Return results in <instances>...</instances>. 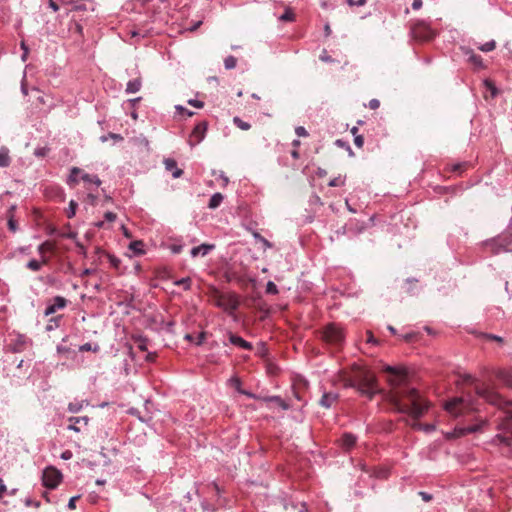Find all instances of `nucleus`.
I'll use <instances>...</instances> for the list:
<instances>
[{"instance_id":"obj_59","label":"nucleus","mask_w":512,"mask_h":512,"mask_svg":"<svg viewBox=\"0 0 512 512\" xmlns=\"http://www.w3.org/2000/svg\"><path fill=\"white\" fill-rule=\"evenodd\" d=\"M205 339V333H200L198 336H197V341H196V344L197 345H201L203 343Z\"/></svg>"},{"instance_id":"obj_5","label":"nucleus","mask_w":512,"mask_h":512,"mask_svg":"<svg viewBox=\"0 0 512 512\" xmlns=\"http://www.w3.org/2000/svg\"><path fill=\"white\" fill-rule=\"evenodd\" d=\"M445 410L451 415L458 417L474 410L472 404L463 397H455L447 401L444 405Z\"/></svg>"},{"instance_id":"obj_48","label":"nucleus","mask_w":512,"mask_h":512,"mask_svg":"<svg viewBox=\"0 0 512 512\" xmlns=\"http://www.w3.org/2000/svg\"><path fill=\"white\" fill-rule=\"evenodd\" d=\"M379 106H380L379 100L372 99V100L369 101L368 107L370 109L375 110V109L379 108Z\"/></svg>"},{"instance_id":"obj_61","label":"nucleus","mask_w":512,"mask_h":512,"mask_svg":"<svg viewBox=\"0 0 512 512\" xmlns=\"http://www.w3.org/2000/svg\"><path fill=\"white\" fill-rule=\"evenodd\" d=\"M260 242L263 244V246L265 248H271L272 247V243L269 242L266 238H261Z\"/></svg>"},{"instance_id":"obj_54","label":"nucleus","mask_w":512,"mask_h":512,"mask_svg":"<svg viewBox=\"0 0 512 512\" xmlns=\"http://www.w3.org/2000/svg\"><path fill=\"white\" fill-rule=\"evenodd\" d=\"M25 505L26 506L34 505L35 507H39L40 506V502L39 501H33V500L28 498V499L25 500Z\"/></svg>"},{"instance_id":"obj_24","label":"nucleus","mask_w":512,"mask_h":512,"mask_svg":"<svg viewBox=\"0 0 512 512\" xmlns=\"http://www.w3.org/2000/svg\"><path fill=\"white\" fill-rule=\"evenodd\" d=\"M223 201V195L221 193H215L214 195H212V197L210 198V201H209V204H208V207L210 209H216L217 207L220 206V204L222 203Z\"/></svg>"},{"instance_id":"obj_4","label":"nucleus","mask_w":512,"mask_h":512,"mask_svg":"<svg viewBox=\"0 0 512 512\" xmlns=\"http://www.w3.org/2000/svg\"><path fill=\"white\" fill-rule=\"evenodd\" d=\"M322 340L326 344L338 349L344 342V332L336 324H328L323 328Z\"/></svg>"},{"instance_id":"obj_6","label":"nucleus","mask_w":512,"mask_h":512,"mask_svg":"<svg viewBox=\"0 0 512 512\" xmlns=\"http://www.w3.org/2000/svg\"><path fill=\"white\" fill-rule=\"evenodd\" d=\"M215 303L218 307L228 312L235 311L239 306V301L235 295L222 294L218 291L215 294Z\"/></svg>"},{"instance_id":"obj_14","label":"nucleus","mask_w":512,"mask_h":512,"mask_svg":"<svg viewBox=\"0 0 512 512\" xmlns=\"http://www.w3.org/2000/svg\"><path fill=\"white\" fill-rule=\"evenodd\" d=\"M476 393L485 398L486 400L490 401L491 403H496L498 399V395L490 390L487 387L476 385L475 387Z\"/></svg>"},{"instance_id":"obj_55","label":"nucleus","mask_w":512,"mask_h":512,"mask_svg":"<svg viewBox=\"0 0 512 512\" xmlns=\"http://www.w3.org/2000/svg\"><path fill=\"white\" fill-rule=\"evenodd\" d=\"M422 0H413L412 7L413 9L417 10L422 7Z\"/></svg>"},{"instance_id":"obj_62","label":"nucleus","mask_w":512,"mask_h":512,"mask_svg":"<svg viewBox=\"0 0 512 512\" xmlns=\"http://www.w3.org/2000/svg\"><path fill=\"white\" fill-rule=\"evenodd\" d=\"M138 348H139L140 350H142V351L147 350V346H146V343H145V341H144V340L139 341V343H138Z\"/></svg>"},{"instance_id":"obj_32","label":"nucleus","mask_w":512,"mask_h":512,"mask_svg":"<svg viewBox=\"0 0 512 512\" xmlns=\"http://www.w3.org/2000/svg\"><path fill=\"white\" fill-rule=\"evenodd\" d=\"M191 282V279L189 277H186L175 281L174 284L177 286H182L185 290H189L191 288Z\"/></svg>"},{"instance_id":"obj_10","label":"nucleus","mask_w":512,"mask_h":512,"mask_svg":"<svg viewBox=\"0 0 512 512\" xmlns=\"http://www.w3.org/2000/svg\"><path fill=\"white\" fill-rule=\"evenodd\" d=\"M208 124L205 121L199 122L193 129L189 143L191 146L199 144L204 138L207 131Z\"/></svg>"},{"instance_id":"obj_29","label":"nucleus","mask_w":512,"mask_h":512,"mask_svg":"<svg viewBox=\"0 0 512 512\" xmlns=\"http://www.w3.org/2000/svg\"><path fill=\"white\" fill-rule=\"evenodd\" d=\"M233 123L241 130L247 131L251 128V125L248 122L243 121L240 117H234Z\"/></svg>"},{"instance_id":"obj_37","label":"nucleus","mask_w":512,"mask_h":512,"mask_svg":"<svg viewBox=\"0 0 512 512\" xmlns=\"http://www.w3.org/2000/svg\"><path fill=\"white\" fill-rule=\"evenodd\" d=\"M344 183H345V179L341 176H338V177H335L332 180H330L329 186L330 187H338V186H343Z\"/></svg>"},{"instance_id":"obj_51","label":"nucleus","mask_w":512,"mask_h":512,"mask_svg":"<svg viewBox=\"0 0 512 512\" xmlns=\"http://www.w3.org/2000/svg\"><path fill=\"white\" fill-rule=\"evenodd\" d=\"M80 409H81V405H79V404H74V403H70V404H69V410H70L71 412L76 413V412H78Z\"/></svg>"},{"instance_id":"obj_40","label":"nucleus","mask_w":512,"mask_h":512,"mask_svg":"<svg viewBox=\"0 0 512 512\" xmlns=\"http://www.w3.org/2000/svg\"><path fill=\"white\" fill-rule=\"evenodd\" d=\"M499 378L504 381L507 385L511 386L512 387V379H511V375L506 373V372H500L499 373Z\"/></svg>"},{"instance_id":"obj_53","label":"nucleus","mask_w":512,"mask_h":512,"mask_svg":"<svg viewBox=\"0 0 512 512\" xmlns=\"http://www.w3.org/2000/svg\"><path fill=\"white\" fill-rule=\"evenodd\" d=\"M49 7L54 11L57 12L59 10V5L54 0H49Z\"/></svg>"},{"instance_id":"obj_33","label":"nucleus","mask_w":512,"mask_h":512,"mask_svg":"<svg viewBox=\"0 0 512 512\" xmlns=\"http://www.w3.org/2000/svg\"><path fill=\"white\" fill-rule=\"evenodd\" d=\"M10 163V158L7 151H0V167H7Z\"/></svg>"},{"instance_id":"obj_42","label":"nucleus","mask_w":512,"mask_h":512,"mask_svg":"<svg viewBox=\"0 0 512 512\" xmlns=\"http://www.w3.org/2000/svg\"><path fill=\"white\" fill-rule=\"evenodd\" d=\"M108 258H109V262H110V264H111L114 268L118 269V268H119V266H120V264H121L120 259H118L117 257H115V256H113V255H109V256H108Z\"/></svg>"},{"instance_id":"obj_17","label":"nucleus","mask_w":512,"mask_h":512,"mask_svg":"<svg viewBox=\"0 0 512 512\" xmlns=\"http://www.w3.org/2000/svg\"><path fill=\"white\" fill-rule=\"evenodd\" d=\"M213 244H201L200 246L194 247L191 250L192 257H197L198 255L206 256L211 250L214 249Z\"/></svg>"},{"instance_id":"obj_26","label":"nucleus","mask_w":512,"mask_h":512,"mask_svg":"<svg viewBox=\"0 0 512 512\" xmlns=\"http://www.w3.org/2000/svg\"><path fill=\"white\" fill-rule=\"evenodd\" d=\"M143 246V242L137 240L130 243L129 249L132 250L135 254L141 255L144 253Z\"/></svg>"},{"instance_id":"obj_13","label":"nucleus","mask_w":512,"mask_h":512,"mask_svg":"<svg viewBox=\"0 0 512 512\" xmlns=\"http://www.w3.org/2000/svg\"><path fill=\"white\" fill-rule=\"evenodd\" d=\"M68 421V429L73 430L75 432H81L88 426L89 418L87 416L70 417Z\"/></svg>"},{"instance_id":"obj_36","label":"nucleus","mask_w":512,"mask_h":512,"mask_svg":"<svg viewBox=\"0 0 512 512\" xmlns=\"http://www.w3.org/2000/svg\"><path fill=\"white\" fill-rule=\"evenodd\" d=\"M267 400H277V404L284 410L289 409V405L279 396L267 397Z\"/></svg>"},{"instance_id":"obj_23","label":"nucleus","mask_w":512,"mask_h":512,"mask_svg":"<svg viewBox=\"0 0 512 512\" xmlns=\"http://www.w3.org/2000/svg\"><path fill=\"white\" fill-rule=\"evenodd\" d=\"M141 86H142L141 78H136V79L130 80L127 83L126 92L127 93H136L140 90Z\"/></svg>"},{"instance_id":"obj_20","label":"nucleus","mask_w":512,"mask_h":512,"mask_svg":"<svg viewBox=\"0 0 512 512\" xmlns=\"http://www.w3.org/2000/svg\"><path fill=\"white\" fill-rule=\"evenodd\" d=\"M14 210H15V207L12 206L9 208V210L7 211V217H8V229L15 233L17 230H18V223L17 221L15 220L14 218Z\"/></svg>"},{"instance_id":"obj_57","label":"nucleus","mask_w":512,"mask_h":512,"mask_svg":"<svg viewBox=\"0 0 512 512\" xmlns=\"http://www.w3.org/2000/svg\"><path fill=\"white\" fill-rule=\"evenodd\" d=\"M177 109L180 111V113H185L188 117H191L193 115V112H191L181 106H178Z\"/></svg>"},{"instance_id":"obj_15","label":"nucleus","mask_w":512,"mask_h":512,"mask_svg":"<svg viewBox=\"0 0 512 512\" xmlns=\"http://www.w3.org/2000/svg\"><path fill=\"white\" fill-rule=\"evenodd\" d=\"M229 340L233 345L239 346L245 350H252V344L238 335L230 333Z\"/></svg>"},{"instance_id":"obj_1","label":"nucleus","mask_w":512,"mask_h":512,"mask_svg":"<svg viewBox=\"0 0 512 512\" xmlns=\"http://www.w3.org/2000/svg\"><path fill=\"white\" fill-rule=\"evenodd\" d=\"M386 399L399 413L410 415L418 420L430 408V402L417 389L405 388L403 392H387Z\"/></svg>"},{"instance_id":"obj_21","label":"nucleus","mask_w":512,"mask_h":512,"mask_svg":"<svg viewBox=\"0 0 512 512\" xmlns=\"http://www.w3.org/2000/svg\"><path fill=\"white\" fill-rule=\"evenodd\" d=\"M80 173H82V170L78 167H73L70 170V175L67 180V183L69 186L75 187L78 184V182H79L78 176L80 175Z\"/></svg>"},{"instance_id":"obj_56","label":"nucleus","mask_w":512,"mask_h":512,"mask_svg":"<svg viewBox=\"0 0 512 512\" xmlns=\"http://www.w3.org/2000/svg\"><path fill=\"white\" fill-rule=\"evenodd\" d=\"M465 166H466V164H456L453 167V171L461 173Z\"/></svg>"},{"instance_id":"obj_16","label":"nucleus","mask_w":512,"mask_h":512,"mask_svg":"<svg viewBox=\"0 0 512 512\" xmlns=\"http://www.w3.org/2000/svg\"><path fill=\"white\" fill-rule=\"evenodd\" d=\"M166 170L171 171L174 178H179L183 174V170L177 168V163L174 159L168 158L164 160Z\"/></svg>"},{"instance_id":"obj_64","label":"nucleus","mask_w":512,"mask_h":512,"mask_svg":"<svg viewBox=\"0 0 512 512\" xmlns=\"http://www.w3.org/2000/svg\"><path fill=\"white\" fill-rule=\"evenodd\" d=\"M419 494L422 496V498H423L425 501H429V500H431V498H432V497H431V495H429V494H427V493H425V492H420Z\"/></svg>"},{"instance_id":"obj_11","label":"nucleus","mask_w":512,"mask_h":512,"mask_svg":"<svg viewBox=\"0 0 512 512\" xmlns=\"http://www.w3.org/2000/svg\"><path fill=\"white\" fill-rule=\"evenodd\" d=\"M68 304V301L66 298L62 296H56L52 299V303H50L45 311L44 315L49 316L54 314L57 310L64 309Z\"/></svg>"},{"instance_id":"obj_45","label":"nucleus","mask_w":512,"mask_h":512,"mask_svg":"<svg viewBox=\"0 0 512 512\" xmlns=\"http://www.w3.org/2000/svg\"><path fill=\"white\" fill-rule=\"evenodd\" d=\"M49 149L46 147L38 148L35 150V155L38 157H44L48 154Z\"/></svg>"},{"instance_id":"obj_34","label":"nucleus","mask_w":512,"mask_h":512,"mask_svg":"<svg viewBox=\"0 0 512 512\" xmlns=\"http://www.w3.org/2000/svg\"><path fill=\"white\" fill-rule=\"evenodd\" d=\"M484 85L486 87L487 92L490 93V97H492V98L495 97V95L497 94V89H496L495 85L493 84V82H491L489 80H485Z\"/></svg>"},{"instance_id":"obj_25","label":"nucleus","mask_w":512,"mask_h":512,"mask_svg":"<svg viewBox=\"0 0 512 512\" xmlns=\"http://www.w3.org/2000/svg\"><path fill=\"white\" fill-rule=\"evenodd\" d=\"M80 175H81V179L84 182L94 183L97 186H99L101 184V180L96 175H90V174L85 173L83 171H82V173H80Z\"/></svg>"},{"instance_id":"obj_47","label":"nucleus","mask_w":512,"mask_h":512,"mask_svg":"<svg viewBox=\"0 0 512 512\" xmlns=\"http://www.w3.org/2000/svg\"><path fill=\"white\" fill-rule=\"evenodd\" d=\"M354 143L358 148H361L364 144V138L361 135H356L354 139Z\"/></svg>"},{"instance_id":"obj_49","label":"nucleus","mask_w":512,"mask_h":512,"mask_svg":"<svg viewBox=\"0 0 512 512\" xmlns=\"http://www.w3.org/2000/svg\"><path fill=\"white\" fill-rule=\"evenodd\" d=\"M80 497L79 496H74L72 497L69 502H68V508L70 510H73L76 508V501L79 499Z\"/></svg>"},{"instance_id":"obj_50","label":"nucleus","mask_w":512,"mask_h":512,"mask_svg":"<svg viewBox=\"0 0 512 512\" xmlns=\"http://www.w3.org/2000/svg\"><path fill=\"white\" fill-rule=\"evenodd\" d=\"M347 3L350 6H354V5L363 6V5H365L366 0H357V2H354V0H347Z\"/></svg>"},{"instance_id":"obj_2","label":"nucleus","mask_w":512,"mask_h":512,"mask_svg":"<svg viewBox=\"0 0 512 512\" xmlns=\"http://www.w3.org/2000/svg\"><path fill=\"white\" fill-rule=\"evenodd\" d=\"M339 380L345 387L356 388L362 395L372 399L380 392L375 374L369 369L353 364L349 370L339 372Z\"/></svg>"},{"instance_id":"obj_60","label":"nucleus","mask_w":512,"mask_h":512,"mask_svg":"<svg viewBox=\"0 0 512 512\" xmlns=\"http://www.w3.org/2000/svg\"><path fill=\"white\" fill-rule=\"evenodd\" d=\"M61 457L65 460H68L72 457V452L69 450H66L62 453Z\"/></svg>"},{"instance_id":"obj_58","label":"nucleus","mask_w":512,"mask_h":512,"mask_svg":"<svg viewBox=\"0 0 512 512\" xmlns=\"http://www.w3.org/2000/svg\"><path fill=\"white\" fill-rule=\"evenodd\" d=\"M367 342L369 343H376V340L374 339V336L371 331H367Z\"/></svg>"},{"instance_id":"obj_19","label":"nucleus","mask_w":512,"mask_h":512,"mask_svg":"<svg viewBox=\"0 0 512 512\" xmlns=\"http://www.w3.org/2000/svg\"><path fill=\"white\" fill-rule=\"evenodd\" d=\"M341 446L346 449L350 450L355 444H356V437L351 433H345L341 439Z\"/></svg>"},{"instance_id":"obj_8","label":"nucleus","mask_w":512,"mask_h":512,"mask_svg":"<svg viewBox=\"0 0 512 512\" xmlns=\"http://www.w3.org/2000/svg\"><path fill=\"white\" fill-rule=\"evenodd\" d=\"M62 474L61 472L54 468V467H48L44 470L42 481L43 485L49 489L56 488L59 483L61 482Z\"/></svg>"},{"instance_id":"obj_9","label":"nucleus","mask_w":512,"mask_h":512,"mask_svg":"<svg viewBox=\"0 0 512 512\" xmlns=\"http://www.w3.org/2000/svg\"><path fill=\"white\" fill-rule=\"evenodd\" d=\"M492 245L497 248L496 253L500 250H508L512 245V229H507L502 234L492 240Z\"/></svg>"},{"instance_id":"obj_12","label":"nucleus","mask_w":512,"mask_h":512,"mask_svg":"<svg viewBox=\"0 0 512 512\" xmlns=\"http://www.w3.org/2000/svg\"><path fill=\"white\" fill-rule=\"evenodd\" d=\"M56 250V243L54 241L47 240L38 246V253L41 256L44 264H48L50 258L47 256V253H54Z\"/></svg>"},{"instance_id":"obj_46","label":"nucleus","mask_w":512,"mask_h":512,"mask_svg":"<svg viewBox=\"0 0 512 512\" xmlns=\"http://www.w3.org/2000/svg\"><path fill=\"white\" fill-rule=\"evenodd\" d=\"M104 218L108 222H114L116 220V218H117V215L115 213H113V212H106L104 214Z\"/></svg>"},{"instance_id":"obj_38","label":"nucleus","mask_w":512,"mask_h":512,"mask_svg":"<svg viewBox=\"0 0 512 512\" xmlns=\"http://www.w3.org/2000/svg\"><path fill=\"white\" fill-rule=\"evenodd\" d=\"M77 206H78V204L74 200L70 201L69 209L67 210V217L68 218H72V217L75 216Z\"/></svg>"},{"instance_id":"obj_3","label":"nucleus","mask_w":512,"mask_h":512,"mask_svg":"<svg viewBox=\"0 0 512 512\" xmlns=\"http://www.w3.org/2000/svg\"><path fill=\"white\" fill-rule=\"evenodd\" d=\"M388 374V383L390 390L388 392H403L408 386V373L404 368H395L392 366H386L383 370Z\"/></svg>"},{"instance_id":"obj_7","label":"nucleus","mask_w":512,"mask_h":512,"mask_svg":"<svg viewBox=\"0 0 512 512\" xmlns=\"http://www.w3.org/2000/svg\"><path fill=\"white\" fill-rule=\"evenodd\" d=\"M411 34L413 38L418 41H430L435 36V32L422 21H419L412 26Z\"/></svg>"},{"instance_id":"obj_52","label":"nucleus","mask_w":512,"mask_h":512,"mask_svg":"<svg viewBox=\"0 0 512 512\" xmlns=\"http://www.w3.org/2000/svg\"><path fill=\"white\" fill-rule=\"evenodd\" d=\"M190 105L196 107V108H202L203 107V102L201 101H198V100H189L188 102Z\"/></svg>"},{"instance_id":"obj_31","label":"nucleus","mask_w":512,"mask_h":512,"mask_svg":"<svg viewBox=\"0 0 512 512\" xmlns=\"http://www.w3.org/2000/svg\"><path fill=\"white\" fill-rule=\"evenodd\" d=\"M495 47H496V43L494 40H492V41H489V42H486V43L480 45L478 47V49L483 52H490V51L494 50Z\"/></svg>"},{"instance_id":"obj_39","label":"nucleus","mask_w":512,"mask_h":512,"mask_svg":"<svg viewBox=\"0 0 512 512\" xmlns=\"http://www.w3.org/2000/svg\"><path fill=\"white\" fill-rule=\"evenodd\" d=\"M231 382H232L233 386L237 389L238 392L248 395V396H252L251 394H249L246 391L241 389V382L238 378H232Z\"/></svg>"},{"instance_id":"obj_28","label":"nucleus","mask_w":512,"mask_h":512,"mask_svg":"<svg viewBox=\"0 0 512 512\" xmlns=\"http://www.w3.org/2000/svg\"><path fill=\"white\" fill-rule=\"evenodd\" d=\"M479 429H480L479 425L467 426V427L460 428V429L456 430V433L458 436H462V435L476 432Z\"/></svg>"},{"instance_id":"obj_41","label":"nucleus","mask_w":512,"mask_h":512,"mask_svg":"<svg viewBox=\"0 0 512 512\" xmlns=\"http://www.w3.org/2000/svg\"><path fill=\"white\" fill-rule=\"evenodd\" d=\"M266 292L268 294H277L278 293V289H277V286L275 285L274 282L272 281H269L266 285Z\"/></svg>"},{"instance_id":"obj_30","label":"nucleus","mask_w":512,"mask_h":512,"mask_svg":"<svg viewBox=\"0 0 512 512\" xmlns=\"http://www.w3.org/2000/svg\"><path fill=\"white\" fill-rule=\"evenodd\" d=\"M62 316H55L49 319L48 324L46 326L47 331H51L57 327H59V322Z\"/></svg>"},{"instance_id":"obj_27","label":"nucleus","mask_w":512,"mask_h":512,"mask_svg":"<svg viewBox=\"0 0 512 512\" xmlns=\"http://www.w3.org/2000/svg\"><path fill=\"white\" fill-rule=\"evenodd\" d=\"M43 265L45 264L43 263L42 259L40 261L32 259L27 263L26 266L29 270L37 272L42 268Z\"/></svg>"},{"instance_id":"obj_63","label":"nucleus","mask_w":512,"mask_h":512,"mask_svg":"<svg viewBox=\"0 0 512 512\" xmlns=\"http://www.w3.org/2000/svg\"><path fill=\"white\" fill-rule=\"evenodd\" d=\"M486 337L491 339V340H495V341H498V342H503V339L501 337H499V336H496V335H487Z\"/></svg>"},{"instance_id":"obj_35","label":"nucleus","mask_w":512,"mask_h":512,"mask_svg":"<svg viewBox=\"0 0 512 512\" xmlns=\"http://www.w3.org/2000/svg\"><path fill=\"white\" fill-rule=\"evenodd\" d=\"M237 59L234 56H228L224 60V65L226 69H233L236 67Z\"/></svg>"},{"instance_id":"obj_22","label":"nucleus","mask_w":512,"mask_h":512,"mask_svg":"<svg viewBox=\"0 0 512 512\" xmlns=\"http://www.w3.org/2000/svg\"><path fill=\"white\" fill-rule=\"evenodd\" d=\"M466 55H468V61L474 65L475 67L477 68H481L483 67V62H482V58L481 56L475 54L473 51L471 50H467L466 51Z\"/></svg>"},{"instance_id":"obj_18","label":"nucleus","mask_w":512,"mask_h":512,"mask_svg":"<svg viewBox=\"0 0 512 512\" xmlns=\"http://www.w3.org/2000/svg\"><path fill=\"white\" fill-rule=\"evenodd\" d=\"M338 400V395L334 393H325L320 399V405L330 408Z\"/></svg>"},{"instance_id":"obj_43","label":"nucleus","mask_w":512,"mask_h":512,"mask_svg":"<svg viewBox=\"0 0 512 512\" xmlns=\"http://www.w3.org/2000/svg\"><path fill=\"white\" fill-rule=\"evenodd\" d=\"M295 133H296V135L298 137H306V136H308L307 130L304 127H302V126L296 127Z\"/></svg>"},{"instance_id":"obj_44","label":"nucleus","mask_w":512,"mask_h":512,"mask_svg":"<svg viewBox=\"0 0 512 512\" xmlns=\"http://www.w3.org/2000/svg\"><path fill=\"white\" fill-rule=\"evenodd\" d=\"M281 20L283 21H293L294 20V14L291 11H286L281 17Z\"/></svg>"}]
</instances>
